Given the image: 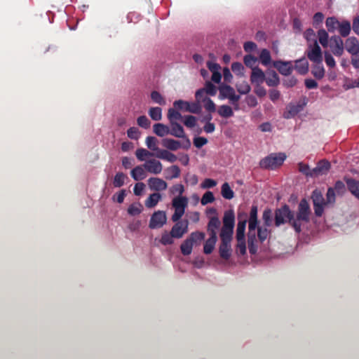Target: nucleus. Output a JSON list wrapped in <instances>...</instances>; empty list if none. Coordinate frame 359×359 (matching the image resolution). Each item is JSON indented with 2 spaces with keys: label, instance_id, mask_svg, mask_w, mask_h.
Segmentation results:
<instances>
[{
  "label": "nucleus",
  "instance_id": "obj_1",
  "mask_svg": "<svg viewBox=\"0 0 359 359\" xmlns=\"http://www.w3.org/2000/svg\"><path fill=\"white\" fill-rule=\"evenodd\" d=\"M257 212V206L252 205L248 220H247L246 216L243 219H241V215H238L236 229V244L235 247H247L246 241L248 247H256L258 241L260 243H263L271 235V230L268 229L269 227L259 224Z\"/></svg>",
  "mask_w": 359,
  "mask_h": 359
},
{
  "label": "nucleus",
  "instance_id": "obj_2",
  "mask_svg": "<svg viewBox=\"0 0 359 359\" xmlns=\"http://www.w3.org/2000/svg\"><path fill=\"white\" fill-rule=\"evenodd\" d=\"M311 214L309 204L305 198H303L298 204L296 215L286 204L276 209L275 224L276 226H279L287 222L297 233H300L302 226L309 222Z\"/></svg>",
  "mask_w": 359,
  "mask_h": 359
},
{
  "label": "nucleus",
  "instance_id": "obj_3",
  "mask_svg": "<svg viewBox=\"0 0 359 359\" xmlns=\"http://www.w3.org/2000/svg\"><path fill=\"white\" fill-rule=\"evenodd\" d=\"M235 215L233 210L224 212L222 226L219 231L220 245L219 247H231L233 238Z\"/></svg>",
  "mask_w": 359,
  "mask_h": 359
},
{
  "label": "nucleus",
  "instance_id": "obj_4",
  "mask_svg": "<svg viewBox=\"0 0 359 359\" xmlns=\"http://www.w3.org/2000/svg\"><path fill=\"white\" fill-rule=\"evenodd\" d=\"M221 222L218 217H212L208 224L206 233L208 238L205 241V243L203 247H215L218 240L217 231L220 228Z\"/></svg>",
  "mask_w": 359,
  "mask_h": 359
},
{
  "label": "nucleus",
  "instance_id": "obj_5",
  "mask_svg": "<svg viewBox=\"0 0 359 359\" xmlns=\"http://www.w3.org/2000/svg\"><path fill=\"white\" fill-rule=\"evenodd\" d=\"M286 158L283 153H273L259 161V166L263 169L275 170L280 166Z\"/></svg>",
  "mask_w": 359,
  "mask_h": 359
},
{
  "label": "nucleus",
  "instance_id": "obj_6",
  "mask_svg": "<svg viewBox=\"0 0 359 359\" xmlns=\"http://www.w3.org/2000/svg\"><path fill=\"white\" fill-rule=\"evenodd\" d=\"M311 198L313 204L315 215L321 217L324 212V207L327 204L320 191L315 189L312 192Z\"/></svg>",
  "mask_w": 359,
  "mask_h": 359
},
{
  "label": "nucleus",
  "instance_id": "obj_7",
  "mask_svg": "<svg viewBox=\"0 0 359 359\" xmlns=\"http://www.w3.org/2000/svg\"><path fill=\"white\" fill-rule=\"evenodd\" d=\"M173 106L178 110H184L193 114H199L201 111V106L198 102L189 103V102L179 100L174 102Z\"/></svg>",
  "mask_w": 359,
  "mask_h": 359
},
{
  "label": "nucleus",
  "instance_id": "obj_8",
  "mask_svg": "<svg viewBox=\"0 0 359 359\" xmlns=\"http://www.w3.org/2000/svg\"><path fill=\"white\" fill-rule=\"evenodd\" d=\"M169 135L174 137L183 138L185 140V144L182 146L184 149H188L191 146L189 139L186 136L183 127L177 122L170 123Z\"/></svg>",
  "mask_w": 359,
  "mask_h": 359
},
{
  "label": "nucleus",
  "instance_id": "obj_9",
  "mask_svg": "<svg viewBox=\"0 0 359 359\" xmlns=\"http://www.w3.org/2000/svg\"><path fill=\"white\" fill-rule=\"evenodd\" d=\"M205 233L201 231H195L184 241L180 247H193L194 245H201V242L205 240Z\"/></svg>",
  "mask_w": 359,
  "mask_h": 359
},
{
  "label": "nucleus",
  "instance_id": "obj_10",
  "mask_svg": "<svg viewBox=\"0 0 359 359\" xmlns=\"http://www.w3.org/2000/svg\"><path fill=\"white\" fill-rule=\"evenodd\" d=\"M166 222L165 212L163 211L155 212L149 222V227L151 229L160 228Z\"/></svg>",
  "mask_w": 359,
  "mask_h": 359
},
{
  "label": "nucleus",
  "instance_id": "obj_11",
  "mask_svg": "<svg viewBox=\"0 0 359 359\" xmlns=\"http://www.w3.org/2000/svg\"><path fill=\"white\" fill-rule=\"evenodd\" d=\"M330 48L336 56H341L344 53V42L339 36H332L330 38Z\"/></svg>",
  "mask_w": 359,
  "mask_h": 359
},
{
  "label": "nucleus",
  "instance_id": "obj_12",
  "mask_svg": "<svg viewBox=\"0 0 359 359\" xmlns=\"http://www.w3.org/2000/svg\"><path fill=\"white\" fill-rule=\"evenodd\" d=\"M311 48V49L307 52L308 58L315 63H321L323 61L322 51L316 40Z\"/></svg>",
  "mask_w": 359,
  "mask_h": 359
},
{
  "label": "nucleus",
  "instance_id": "obj_13",
  "mask_svg": "<svg viewBox=\"0 0 359 359\" xmlns=\"http://www.w3.org/2000/svg\"><path fill=\"white\" fill-rule=\"evenodd\" d=\"M273 66L282 74L284 76H289L291 74L293 67L292 65V62L290 61H282L277 60L274 61L273 63Z\"/></svg>",
  "mask_w": 359,
  "mask_h": 359
},
{
  "label": "nucleus",
  "instance_id": "obj_14",
  "mask_svg": "<svg viewBox=\"0 0 359 359\" xmlns=\"http://www.w3.org/2000/svg\"><path fill=\"white\" fill-rule=\"evenodd\" d=\"M144 168L149 172L158 175L163 170L162 163L156 159L147 160L143 165Z\"/></svg>",
  "mask_w": 359,
  "mask_h": 359
},
{
  "label": "nucleus",
  "instance_id": "obj_15",
  "mask_svg": "<svg viewBox=\"0 0 359 359\" xmlns=\"http://www.w3.org/2000/svg\"><path fill=\"white\" fill-rule=\"evenodd\" d=\"M148 185L151 190L155 191H164L168 188L167 182L158 177H150L148 180Z\"/></svg>",
  "mask_w": 359,
  "mask_h": 359
},
{
  "label": "nucleus",
  "instance_id": "obj_16",
  "mask_svg": "<svg viewBox=\"0 0 359 359\" xmlns=\"http://www.w3.org/2000/svg\"><path fill=\"white\" fill-rule=\"evenodd\" d=\"M187 222H177V223L172 226L170 232L176 238H180L183 236V235L187 231Z\"/></svg>",
  "mask_w": 359,
  "mask_h": 359
},
{
  "label": "nucleus",
  "instance_id": "obj_17",
  "mask_svg": "<svg viewBox=\"0 0 359 359\" xmlns=\"http://www.w3.org/2000/svg\"><path fill=\"white\" fill-rule=\"evenodd\" d=\"M330 168V163L327 161H320L317 164L316 167L312 170L311 176H318L325 174Z\"/></svg>",
  "mask_w": 359,
  "mask_h": 359
},
{
  "label": "nucleus",
  "instance_id": "obj_18",
  "mask_svg": "<svg viewBox=\"0 0 359 359\" xmlns=\"http://www.w3.org/2000/svg\"><path fill=\"white\" fill-rule=\"evenodd\" d=\"M266 79L264 72L259 68H253L250 75V81L257 85L262 84Z\"/></svg>",
  "mask_w": 359,
  "mask_h": 359
},
{
  "label": "nucleus",
  "instance_id": "obj_19",
  "mask_svg": "<svg viewBox=\"0 0 359 359\" xmlns=\"http://www.w3.org/2000/svg\"><path fill=\"white\" fill-rule=\"evenodd\" d=\"M345 48L351 55L359 53V42L355 37H349L346 40Z\"/></svg>",
  "mask_w": 359,
  "mask_h": 359
},
{
  "label": "nucleus",
  "instance_id": "obj_20",
  "mask_svg": "<svg viewBox=\"0 0 359 359\" xmlns=\"http://www.w3.org/2000/svg\"><path fill=\"white\" fill-rule=\"evenodd\" d=\"M348 191L359 200V181L353 178H345Z\"/></svg>",
  "mask_w": 359,
  "mask_h": 359
},
{
  "label": "nucleus",
  "instance_id": "obj_21",
  "mask_svg": "<svg viewBox=\"0 0 359 359\" xmlns=\"http://www.w3.org/2000/svg\"><path fill=\"white\" fill-rule=\"evenodd\" d=\"M155 156L158 158L165 160L170 163H174L177 161V156L165 149H161L155 154Z\"/></svg>",
  "mask_w": 359,
  "mask_h": 359
},
{
  "label": "nucleus",
  "instance_id": "obj_22",
  "mask_svg": "<svg viewBox=\"0 0 359 359\" xmlns=\"http://www.w3.org/2000/svg\"><path fill=\"white\" fill-rule=\"evenodd\" d=\"M294 69L302 74H306L309 71V62L306 58L303 57L295 61Z\"/></svg>",
  "mask_w": 359,
  "mask_h": 359
},
{
  "label": "nucleus",
  "instance_id": "obj_23",
  "mask_svg": "<svg viewBox=\"0 0 359 359\" xmlns=\"http://www.w3.org/2000/svg\"><path fill=\"white\" fill-rule=\"evenodd\" d=\"M180 168L176 165H173L166 168L165 170V179L171 180L178 178L180 176Z\"/></svg>",
  "mask_w": 359,
  "mask_h": 359
},
{
  "label": "nucleus",
  "instance_id": "obj_24",
  "mask_svg": "<svg viewBox=\"0 0 359 359\" xmlns=\"http://www.w3.org/2000/svg\"><path fill=\"white\" fill-rule=\"evenodd\" d=\"M161 200V195L159 193H153L145 201V205L149 208H154Z\"/></svg>",
  "mask_w": 359,
  "mask_h": 359
},
{
  "label": "nucleus",
  "instance_id": "obj_25",
  "mask_svg": "<svg viewBox=\"0 0 359 359\" xmlns=\"http://www.w3.org/2000/svg\"><path fill=\"white\" fill-rule=\"evenodd\" d=\"M340 22L335 17H329L326 19L325 25L327 31L333 33L338 29Z\"/></svg>",
  "mask_w": 359,
  "mask_h": 359
},
{
  "label": "nucleus",
  "instance_id": "obj_26",
  "mask_svg": "<svg viewBox=\"0 0 359 359\" xmlns=\"http://www.w3.org/2000/svg\"><path fill=\"white\" fill-rule=\"evenodd\" d=\"M163 145L171 151H176L182 147V144L179 141L169 138L163 140Z\"/></svg>",
  "mask_w": 359,
  "mask_h": 359
},
{
  "label": "nucleus",
  "instance_id": "obj_27",
  "mask_svg": "<svg viewBox=\"0 0 359 359\" xmlns=\"http://www.w3.org/2000/svg\"><path fill=\"white\" fill-rule=\"evenodd\" d=\"M188 199L185 196H177L172 199V206L175 209H184L187 207Z\"/></svg>",
  "mask_w": 359,
  "mask_h": 359
},
{
  "label": "nucleus",
  "instance_id": "obj_28",
  "mask_svg": "<svg viewBox=\"0 0 359 359\" xmlns=\"http://www.w3.org/2000/svg\"><path fill=\"white\" fill-rule=\"evenodd\" d=\"M154 132L159 137H164L169 135V126L163 123H156L154 125Z\"/></svg>",
  "mask_w": 359,
  "mask_h": 359
},
{
  "label": "nucleus",
  "instance_id": "obj_29",
  "mask_svg": "<svg viewBox=\"0 0 359 359\" xmlns=\"http://www.w3.org/2000/svg\"><path fill=\"white\" fill-rule=\"evenodd\" d=\"M131 177L136 181L142 180L145 178V172L141 165H137L134 168L131 172Z\"/></svg>",
  "mask_w": 359,
  "mask_h": 359
},
{
  "label": "nucleus",
  "instance_id": "obj_30",
  "mask_svg": "<svg viewBox=\"0 0 359 359\" xmlns=\"http://www.w3.org/2000/svg\"><path fill=\"white\" fill-rule=\"evenodd\" d=\"M221 194L224 198L227 200H231L234 197V192L230 187L228 182H224L222 185Z\"/></svg>",
  "mask_w": 359,
  "mask_h": 359
},
{
  "label": "nucleus",
  "instance_id": "obj_31",
  "mask_svg": "<svg viewBox=\"0 0 359 359\" xmlns=\"http://www.w3.org/2000/svg\"><path fill=\"white\" fill-rule=\"evenodd\" d=\"M265 81L270 87L277 86L280 83V79L278 74L275 71H271L269 73L268 77L266 78Z\"/></svg>",
  "mask_w": 359,
  "mask_h": 359
},
{
  "label": "nucleus",
  "instance_id": "obj_32",
  "mask_svg": "<svg viewBox=\"0 0 359 359\" xmlns=\"http://www.w3.org/2000/svg\"><path fill=\"white\" fill-rule=\"evenodd\" d=\"M351 29V23L344 20L339 23L338 27L339 32L342 37H346L350 34Z\"/></svg>",
  "mask_w": 359,
  "mask_h": 359
},
{
  "label": "nucleus",
  "instance_id": "obj_33",
  "mask_svg": "<svg viewBox=\"0 0 359 359\" xmlns=\"http://www.w3.org/2000/svg\"><path fill=\"white\" fill-rule=\"evenodd\" d=\"M183 118L182 114L178 111L176 108H170L168 111V118L170 123L177 122L178 120H181Z\"/></svg>",
  "mask_w": 359,
  "mask_h": 359
},
{
  "label": "nucleus",
  "instance_id": "obj_34",
  "mask_svg": "<svg viewBox=\"0 0 359 359\" xmlns=\"http://www.w3.org/2000/svg\"><path fill=\"white\" fill-rule=\"evenodd\" d=\"M217 113L220 116L226 118L233 116L231 107L226 104L221 105L217 110Z\"/></svg>",
  "mask_w": 359,
  "mask_h": 359
},
{
  "label": "nucleus",
  "instance_id": "obj_35",
  "mask_svg": "<svg viewBox=\"0 0 359 359\" xmlns=\"http://www.w3.org/2000/svg\"><path fill=\"white\" fill-rule=\"evenodd\" d=\"M219 90L220 97L222 99L229 98L233 93H235L233 88L229 85H222L219 86Z\"/></svg>",
  "mask_w": 359,
  "mask_h": 359
},
{
  "label": "nucleus",
  "instance_id": "obj_36",
  "mask_svg": "<svg viewBox=\"0 0 359 359\" xmlns=\"http://www.w3.org/2000/svg\"><path fill=\"white\" fill-rule=\"evenodd\" d=\"M313 76L317 79H321L325 76V69L321 63H316L311 71Z\"/></svg>",
  "mask_w": 359,
  "mask_h": 359
},
{
  "label": "nucleus",
  "instance_id": "obj_37",
  "mask_svg": "<svg viewBox=\"0 0 359 359\" xmlns=\"http://www.w3.org/2000/svg\"><path fill=\"white\" fill-rule=\"evenodd\" d=\"M272 210L270 208H266L262 214L263 224L262 226L270 227L272 224Z\"/></svg>",
  "mask_w": 359,
  "mask_h": 359
},
{
  "label": "nucleus",
  "instance_id": "obj_38",
  "mask_svg": "<svg viewBox=\"0 0 359 359\" xmlns=\"http://www.w3.org/2000/svg\"><path fill=\"white\" fill-rule=\"evenodd\" d=\"M259 60L263 65L267 66L269 65L271 60L269 50L266 48L262 49L259 54Z\"/></svg>",
  "mask_w": 359,
  "mask_h": 359
},
{
  "label": "nucleus",
  "instance_id": "obj_39",
  "mask_svg": "<svg viewBox=\"0 0 359 359\" xmlns=\"http://www.w3.org/2000/svg\"><path fill=\"white\" fill-rule=\"evenodd\" d=\"M127 179L126 175H125L123 172H117L113 180V185L114 187H122L124 183L125 180Z\"/></svg>",
  "mask_w": 359,
  "mask_h": 359
},
{
  "label": "nucleus",
  "instance_id": "obj_40",
  "mask_svg": "<svg viewBox=\"0 0 359 359\" xmlns=\"http://www.w3.org/2000/svg\"><path fill=\"white\" fill-rule=\"evenodd\" d=\"M149 115L154 121H160L162 118V109L160 107H151L149 110Z\"/></svg>",
  "mask_w": 359,
  "mask_h": 359
},
{
  "label": "nucleus",
  "instance_id": "obj_41",
  "mask_svg": "<svg viewBox=\"0 0 359 359\" xmlns=\"http://www.w3.org/2000/svg\"><path fill=\"white\" fill-rule=\"evenodd\" d=\"M135 156L140 161H143L145 160V158L155 156V154L145 149L140 148L136 150Z\"/></svg>",
  "mask_w": 359,
  "mask_h": 359
},
{
  "label": "nucleus",
  "instance_id": "obj_42",
  "mask_svg": "<svg viewBox=\"0 0 359 359\" xmlns=\"http://www.w3.org/2000/svg\"><path fill=\"white\" fill-rule=\"evenodd\" d=\"M158 140L155 137L149 136L146 139V144L147 147L151 151L158 152V151L161 150L157 146Z\"/></svg>",
  "mask_w": 359,
  "mask_h": 359
},
{
  "label": "nucleus",
  "instance_id": "obj_43",
  "mask_svg": "<svg viewBox=\"0 0 359 359\" xmlns=\"http://www.w3.org/2000/svg\"><path fill=\"white\" fill-rule=\"evenodd\" d=\"M318 37L320 43L324 48H326L328 45V38H329L327 32L324 29H319L318 32Z\"/></svg>",
  "mask_w": 359,
  "mask_h": 359
},
{
  "label": "nucleus",
  "instance_id": "obj_44",
  "mask_svg": "<svg viewBox=\"0 0 359 359\" xmlns=\"http://www.w3.org/2000/svg\"><path fill=\"white\" fill-rule=\"evenodd\" d=\"M244 64L248 67L253 69V68L258 67L256 66L257 58L252 55H247L243 58Z\"/></svg>",
  "mask_w": 359,
  "mask_h": 359
},
{
  "label": "nucleus",
  "instance_id": "obj_45",
  "mask_svg": "<svg viewBox=\"0 0 359 359\" xmlns=\"http://www.w3.org/2000/svg\"><path fill=\"white\" fill-rule=\"evenodd\" d=\"M203 89L208 95L215 96L217 94V87L211 81H206Z\"/></svg>",
  "mask_w": 359,
  "mask_h": 359
},
{
  "label": "nucleus",
  "instance_id": "obj_46",
  "mask_svg": "<svg viewBox=\"0 0 359 359\" xmlns=\"http://www.w3.org/2000/svg\"><path fill=\"white\" fill-rule=\"evenodd\" d=\"M151 98L155 103L160 105H165L166 104L165 98L158 91H152L151 93Z\"/></svg>",
  "mask_w": 359,
  "mask_h": 359
},
{
  "label": "nucleus",
  "instance_id": "obj_47",
  "mask_svg": "<svg viewBox=\"0 0 359 359\" xmlns=\"http://www.w3.org/2000/svg\"><path fill=\"white\" fill-rule=\"evenodd\" d=\"M236 89L241 94L246 95L250 91L251 87L248 82L243 81L236 85Z\"/></svg>",
  "mask_w": 359,
  "mask_h": 359
},
{
  "label": "nucleus",
  "instance_id": "obj_48",
  "mask_svg": "<svg viewBox=\"0 0 359 359\" xmlns=\"http://www.w3.org/2000/svg\"><path fill=\"white\" fill-rule=\"evenodd\" d=\"M203 102H204V108L205 109V110H207L210 113L215 111L216 105L210 98L207 97H204V99L203 100Z\"/></svg>",
  "mask_w": 359,
  "mask_h": 359
},
{
  "label": "nucleus",
  "instance_id": "obj_49",
  "mask_svg": "<svg viewBox=\"0 0 359 359\" xmlns=\"http://www.w3.org/2000/svg\"><path fill=\"white\" fill-rule=\"evenodd\" d=\"M142 207L140 203L132 204L128 208V213L130 215L135 216L141 213Z\"/></svg>",
  "mask_w": 359,
  "mask_h": 359
},
{
  "label": "nucleus",
  "instance_id": "obj_50",
  "mask_svg": "<svg viewBox=\"0 0 359 359\" xmlns=\"http://www.w3.org/2000/svg\"><path fill=\"white\" fill-rule=\"evenodd\" d=\"M215 201V196L212 191H206L201 198V203L203 205L211 203Z\"/></svg>",
  "mask_w": 359,
  "mask_h": 359
},
{
  "label": "nucleus",
  "instance_id": "obj_51",
  "mask_svg": "<svg viewBox=\"0 0 359 359\" xmlns=\"http://www.w3.org/2000/svg\"><path fill=\"white\" fill-rule=\"evenodd\" d=\"M231 70L233 72L238 76H243V65L238 62H233L231 65Z\"/></svg>",
  "mask_w": 359,
  "mask_h": 359
},
{
  "label": "nucleus",
  "instance_id": "obj_52",
  "mask_svg": "<svg viewBox=\"0 0 359 359\" xmlns=\"http://www.w3.org/2000/svg\"><path fill=\"white\" fill-rule=\"evenodd\" d=\"M174 238L175 237L172 236V234L171 233V232H170V233L165 232L164 233L162 234L160 241H161V244H163L164 245H170L172 243Z\"/></svg>",
  "mask_w": 359,
  "mask_h": 359
},
{
  "label": "nucleus",
  "instance_id": "obj_53",
  "mask_svg": "<svg viewBox=\"0 0 359 359\" xmlns=\"http://www.w3.org/2000/svg\"><path fill=\"white\" fill-rule=\"evenodd\" d=\"M184 191V187L182 184H176L172 186L170 189V193L172 195L178 194L179 196Z\"/></svg>",
  "mask_w": 359,
  "mask_h": 359
},
{
  "label": "nucleus",
  "instance_id": "obj_54",
  "mask_svg": "<svg viewBox=\"0 0 359 359\" xmlns=\"http://www.w3.org/2000/svg\"><path fill=\"white\" fill-rule=\"evenodd\" d=\"M139 126L147 129L150 127L151 122L146 116H140L137 119Z\"/></svg>",
  "mask_w": 359,
  "mask_h": 359
},
{
  "label": "nucleus",
  "instance_id": "obj_55",
  "mask_svg": "<svg viewBox=\"0 0 359 359\" xmlns=\"http://www.w3.org/2000/svg\"><path fill=\"white\" fill-rule=\"evenodd\" d=\"M184 124L187 127L192 128L196 125V118L191 115L184 116Z\"/></svg>",
  "mask_w": 359,
  "mask_h": 359
},
{
  "label": "nucleus",
  "instance_id": "obj_56",
  "mask_svg": "<svg viewBox=\"0 0 359 359\" xmlns=\"http://www.w3.org/2000/svg\"><path fill=\"white\" fill-rule=\"evenodd\" d=\"M127 135L132 140H137L140 137V131L136 127H130L127 131Z\"/></svg>",
  "mask_w": 359,
  "mask_h": 359
},
{
  "label": "nucleus",
  "instance_id": "obj_57",
  "mask_svg": "<svg viewBox=\"0 0 359 359\" xmlns=\"http://www.w3.org/2000/svg\"><path fill=\"white\" fill-rule=\"evenodd\" d=\"M324 19V15L318 12L314 14L313 18V25L317 28L320 25L322 24Z\"/></svg>",
  "mask_w": 359,
  "mask_h": 359
},
{
  "label": "nucleus",
  "instance_id": "obj_58",
  "mask_svg": "<svg viewBox=\"0 0 359 359\" xmlns=\"http://www.w3.org/2000/svg\"><path fill=\"white\" fill-rule=\"evenodd\" d=\"M333 189L338 195H342L346 191L345 184L339 180L336 182Z\"/></svg>",
  "mask_w": 359,
  "mask_h": 359
},
{
  "label": "nucleus",
  "instance_id": "obj_59",
  "mask_svg": "<svg viewBox=\"0 0 359 359\" xmlns=\"http://www.w3.org/2000/svg\"><path fill=\"white\" fill-rule=\"evenodd\" d=\"M241 97L238 95H236L235 93H233L228 99L229 100L231 104H233V108L235 110H238L239 108V104L238 101L240 100Z\"/></svg>",
  "mask_w": 359,
  "mask_h": 359
},
{
  "label": "nucleus",
  "instance_id": "obj_60",
  "mask_svg": "<svg viewBox=\"0 0 359 359\" xmlns=\"http://www.w3.org/2000/svg\"><path fill=\"white\" fill-rule=\"evenodd\" d=\"M288 108V113L292 116H294L302 109V107L300 104H290Z\"/></svg>",
  "mask_w": 359,
  "mask_h": 359
},
{
  "label": "nucleus",
  "instance_id": "obj_61",
  "mask_svg": "<svg viewBox=\"0 0 359 359\" xmlns=\"http://www.w3.org/2000/svg\"><path fill=\"white\" fill-rule=\"evenodd\" d=\"M326 196H327L326 203L332 204L335 202V191L333 188L330 187L327 189Z\"/></svg>",
  "mask_w": 359,
  "mask_h": 359
},
{
  "label": "nucleus",
  "instance_id": "obj_62",
  "mask_svg": "<svg viewBox=\"0 0 359 359\" xmlns=\"http://www.w3.org/2000/svg\"><path fill=\"white\" fill-rule=\"evenodd\" d=\"M208 143V140L203 137H197L194 139V144L196 148H201Z\"/></svg>",
  "mask_w": 359,
  "mask_h": 359
},
{
  "label": "nucleus",
  "instance_id": "obj_63",
  "mask_svg": "<svg viewBox=\"0 0 359 359\" xmlns=\"http://www.w3.org/2000/svg\"><path fill=\"white\" fill-rule=\"evenodd\" d=\"M217 185V182L215 180L207 178L201 184L203 189H210Z\"/></svg>",
  "mask_w": 359,
  "mask_h": 359
},
{
  "label": "nucleus",
  "instance_id": "obj_64",
  "mask_svg": "<svg viewBox=\"0 0 359 359\" xmlns=\"http://www.w3.org/2000/svg\"><path fill=\"white\" fill-rule=\"evenodd\" d=\"M297 83V80L294 76H291L283 81V84L287 88L294 86Z\"/></svg>",
  "mask_w": 359,
  "mask_h": 359
}]
</instances>
